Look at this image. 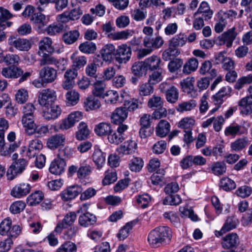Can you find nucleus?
<instances>
[{
	"instance_id": "1",
	"label": "nucleus",
	"mask_w": 252,
	"mask_h": 252,
	"mask_svg": "<svg viewBox=\"0 0 252 252\" xmlns=\"http://www.w3.org/2000/svg\"><path fill=\"white\" fill-rule=\"evenodd\" d=\"M172 232L167 226H159L152 230L149 234L148 241L153 247L168 243L172 238Z\"/></svg>"
},
{
	"instance_id": "2",
	"label": "nucleus",
	"mask_w": 252,
	"mask_h": 252,
	"mask_svg": "<svg viewBox=\"0 0 252 252\" xmlns=\"http://www.w3.org/2000/svg\"><path fill=\"white\" fill-rule=\"evenodd\" d=\"M12 225V220L9 218L3 220L0 223V234L7 236V239H10L13 241L22 232V227L19 225Z\"/></svg>"
},
{
	"instance_id": "3",
	"label": "nucleus",
	"mask_w": 252,
	"mask_h": 252,
	"mask_svg": "<svg viewBox=\"0 0 252 252\" xmlns=\"http://www.w3.org/2000/svg\"><path fill=\"white\" fill-rule=\"evenodd\" d=\"M164 43V40L160 36L152 37L150 36H146L143 39V45L147 49L141 50L138 52L140 58L144 57L152 53L153 49H158Z\"/></svg>"
},
{
	"instance_id": "4",
	"label": "nucleus",
	"mask_w": 252,
	"mask_h": 252,
	"mask_svg": "<svg viewBox=\"0 0 252 252\" xmlns=\"http://www.w3.org/2000/svg\"><path fill=\"white\" fill-rule=\"evenodd\" d=\"M7 43L10 46L9 51H13V48L20 51H28L32 47V42L26 38H22L13 35L10 36L7 40Z\"/></svg>"
},
{
	"instance_id": "5",
	"label": "nucleus",
	"mask_w": 252,
	"mask_h": 252,
	"mask_svg": "<svg viewBox=\"0 0 252 252\" xmlns=\"http://www.w3.org/2000/svg\"><path fill=\"white\" fill-rule=\"evenodd\" d=\"M56 92L52 89H45L39 92L38 102L41 106L48 107L57 100Z\"/></svg>"
},
{
	"instance_id": "6",
	"label": "nucleus",
	"mask_w": 252,
	"mask_h": 252,
	"mask_svg": "<svg viewBox=\"0 0 252 252\" xmlns=\"http://www.w3.org/2000/svg\"><path fill=\"white\" fill-rule=\"evenodd\" d=\"M160 92L165 94L166 100L170 103H175L179 98V91L174 86L164 82L159 86Z\"/></svg>"
},
{
	"instance_id": "7",
	"label": "nucleus",
	"mask_w": 252,
	"mask_h": 252,
	"mask_svg": "<svg viewBox=\"0 0 252 252\" xmlns=\"http://www.w3.org/2000/svg\"><path fill=\"white\" fill-rule=\"evenodd\" d=\"M249 127V124L246 126H242L236 123H232L225 128L224 135L227 137L234 138L237 135H241L247 133Z\"/></svg>"
},
{
	"instance_id": "8",
	"label": "nucleus",
	"mask_w": 252,
	"mask_h": 252,
	"mask_svg": "<svg viewBox=\"0 0 252 252\" xmlns=\"http://www.w3.org/2000/svg\"><path fill=\"white\" fill-rule=\"evenodd\" d=\"M116 61L119 63H126L130 59L131 49L126 44L118 46L115 53Z\"/></svg>"
},
{
	"instance_id": "9",
	"label": "nucleus",
	"mask_w": 252,
	"mask_h": 252,
	"mask_svg": "<svg viewBox=\"0 0 252 252\" xmlns=\"http://www.w3.org/2000/svg\"><path fill=\"white\" fill-rule=\"evenodd\" d=\"M83 13L82 9L78 6L71 9L70 11H66L58 15L57 20L61 23H67L70 20L74 21L79 19Z\"/></svg>"
},
{
	"instance_id": "10",
	"label": "nucleus",
	"mask_w": 252,
	"mask_h": 252,
	"mask_svg": "<svg viewBox=\"0 0 252 252\" xmlns=\"http://www.w3.org/2000/svg\"><path fill=\"white\" fill-rule=\"evenodd\" d=\"M235 30V28L233 27L220 35L218 38L219 44L220 45L226 44L228 48L231 47L233 42L237 35Z\"/></svg>"
},
{
	"instance_id": "11",
	"label": "nucleus",
	"mask_w": 252,
	"mask_h": 252,
	"mask_svg": "<svg viewBox=\"0 0 252 252\" xmlns=\"http://www.w3.org/2000/svg\"><path fill=\"white\" fill-rule=\"evenodd\" d=\"M39 77L43 79L46 84L51 83L57 79V71L52 67L44 66L39 70Z\"/></svg>"
},
{
	"instance_id": "12",
	"label": "nucleus",
	"mask_w": 252,
	"mask_h": 252,
	"mask_svg": "<svg viewBox=\"0 0 252 252\" xmlns=\"http://www.w3.org/2000/svg\"><path fill=\"white\" fill-rule=\"evenodd\" d=\"M137 148V143L135 141L128 140L119 146L117 149V152L120 157H123L134 153Z\"/></svg>"
},
{
	"instance_id": "13",
	"label": "nucleus",
	"mask_w": 252,
	"mask_h": 252,
	"mask_svg": "<svg viewBox=\"0 0 252 252\" xmlns=\"http://www.w3.org/2000/svg\"><path fill=\"white\" fill-rule=\"evenodd\" d=\"M30 21L34 25L37 31L40 32L43 28L47 25L49 22V17L41 13H36L32 15Z\"/></svg>"
},
{
	"instance_id": "14",
	"label": "nucleus",
	"mask_w": 252,
	"mask_h": 252,
	"mask_svg": "<svg viewBox=\"0 0 252 252\" xmlns=\"http://www.w3.org/2000/svg\"><path fill=\"white\" fill-rule=\"evenodd\" d=\"M76 214L74 212L67 213L61 222H59L55 228L54 231L61 233L64 228L71 225L76 219Z\"/></svg>"
},
{
	"instance_id": "15",
	"label": "nucleus",
	"mask_w": 252,
	"mask_h": 252,
	"mask_svg": "<svg viewBox=\"0 0 252 252\" xmlns=\"http://www.w3.org/2000/svg\"><path fill=\"white\" fill-rule=\"evenodd\" d=\"M66 163L62 158H57L53 160L50 163L49 172L54 175H60L65 171Z\"/></svg>"
},
{
	"instance_id": "16",
	"label": "nucleus",
	"mask_w": 252,
	"mask_h": 252,
	"mask_svg": "<svg viewBox=\"0 0 252 252\" xmlns=\"http://www.w3.org/2000/svg\"><path fill=\"white\" fill-rule=\"evenodd\" d=\"M163 65L160 58L156 55H153L144 61V67L147 70L154 71L156 70H160Z\"/></svg>"
},
{
	"instance_id": "17",
	"label": "nucleus",
	"mask_w": 252,
	"mask_h": 252,
	"mask_svg": "<svg viewBox=\"0 0 252 252\" xmlns=\"http://www.w3.org/2000/svg\"><path fill=\"white\" fill-rule=\"evenodd\" d=\"M252 94L241 99L238 102L240 113L243 115H248L252 113Z\"/></svg>"
},
{
	"instance_id": "18",
	"label": "nucleus",
	"mask_w": 252,
	"mask_h": 252,
	"mask_svg": "<svg viewBox=\"0 0 252 252\" xmlns=\"http://www.w3.org/2000/svg\"><path fill=\"white\" fill-rule=\"evenodd\" d=\"M240 243L239 236L236 233H230L222 239L221 245L223 248L231 249L236 248Z\"/></svg>"
},
{
	"instance_id": "19",
	"label": "nucleus",
	"mask_w": 252,
	"mask_h": 252,
	"mask_svg": "<svg viewBox=\"0 0 252 252\" xmlns=\"http://www.w3.org/2000/svg\"><path fill=\"white\" fill-rule=\"evenodd\" d=\"M31 186L28 183H21L16 185L11 191V195L16 198L27 195L31 191Z\"/></svg>"
},
{
	"instance_id": "20",
	"label": "nucleus",
	"mask_w": 252,
	"mask_h": 252,
	"mask_svg": "<svg viewBox=\"0 0 252 252\" xmlns=\"http://www.w3.org/2000/svg\"><path fill=\"white\" fill-rule=\"evenodd\" d=\"M82 191V189L80 186H72L63 190L61 197L63 200L68 201L75 198Z\"/></svg>"
},
{
	"instance_id": "21",
	"label": "nucleus",
	"mask_w": 252,
	"mask_h": 252,
	"mask_svg": "<svg viewBox=\"0 0 252 252\" xmlns=\"http://www.w3.org/2000/svg\"><path fill=\"white\" fill-rule=\"evenodd\" d=\"M128 116V110L126 107H118L115 110L111 115V121L115 124L123 123Z\"/></svg>"
},
{
	"instance_id": "22",
	"label": "nucleus",
	"mask_w": 252,
	"mask_h": 252,
	"mask_svg": "<svg viewBox=\"0 0 252 252\" xmlns=\"http://www.w3.org/2000/svg\"><path fill=\"white\" fill-rule=\"evenodd\" d=\"M43 112V118L48 121L57 119L62 113L61 107L58 105L52 104Z\"/></svg>"
},
{
	"instance_id": "23",
	"label": "nucleus",
	"mask_w": 252,
	"mask_h": 252,
	"mask_svg": "<svg viewBox=\"0 0 252 252\" xmlns=\"http://www.w3.org/2000/svg\"><path fill=\"white\" fill-rule=\"evenodd\" d=\"M213 14V11L210 9L208 3L205 1L201 2L197 10L194 13V16L201 15L205 21L212 18Z\"/></svg>"
},
{
	"instance_id": "24",
	"label": "nucleus",
	"mask_w": 252,
	"mask_h": 252,
	"mask_svg": "<svg viewBox=\"0 0 252 252\" xmlns=\"http://www.w3.org/2000/svg\"><path fill=\"white\" fill-rule=\"evenodd\" d=\"M238 223L237 220L234 217H228L220 230H216L215 234L220 237L226 232L236 228Z\"/></svg>"
},
{
	"instance_id": "25",
	"label": "nucleus",
	"mask_w": 252,
	"mask_h": 252,
	"mask_svg": "<svg viewBox=\"0 0 252 252\" xmlns=\"http://www.w3.org/2000/svg\"><path fill=\"white\" fill-rule=\"evenodd\" d=\"M23 73V70L15 66L3 67L1 71V75L6 78H17Z\"/></svg>"
},
{
	"instance_id": "26",
	"label": "nucleus",
	"mask_w": 252,
	"mask_h": 252,
	"mask_svg": "<svg viewBox=\"0 0 252 252\" xmlns=\"http://www.w3.org/2000/svg\"><path fill=\"white\" fill-rule=\"evenodd\" d=\"M39 64L40 66L55 65L59 69L61 70H63L65 68L64 64H62L61 61L57 60L55 57L46 54H45L40 60Z\"/></svg>"
},
{
	"instance_id": "27",
	"label": "nucleus",
	"mask_w": 252,
	"mask_h": 252,
	"mask_svg": "<svg viewBox=\"0 0 252 252\" xmlns=\"http://www.w3.org/2000/svg\"><path fill=\"white\" fill-rule=\"evenodd\" d=\"M65 141V137L63 134H57L48 138L47 147L51 149H55L63 145Z\"/></svg>"
},
{
	"instance_id": "28",
	"label": "nucleus",
	"mask_w": 252,
	"mask_h": 252,
	"mask_svg": "<svg viewBox=\"0 0 252 252\" xmlns=\"http://www.w3.org/2000/svg\"><path fill=\"white\" fill-rule=\"evenodd\" d=\"M43 144L41 140L34 139L31 140L29 144L27 155L29 158H33L42 149Z\"/></svg>"
},
{
	"instance_id": "29",
	"label": "nucleus",
	"mask_w": 252,
	"mask_h": 252,
	"mask_svg": "<svg viewBox=\"0 0 252 252\" xmlns=\"http://www.w3.org/2000/svg\"><path fill=\"white\" fill-rule=\"evenodd\" d=\"M170 127V124L167 121L161 120L156 127V134L159 137H164L169 133Z\"/></svg>"
},
{
	"instance_id": "30",
	"label": "nucleus",
	"mask_w": 252,
	"mask_h": 252,
	"mask_svg": "<svg viewBox=\"0 0 252 252\" xmlns=\"http://www.w3.org/2000/svg\"><path fill=\"white\" fill-rule=\"evenodd\" d=\"M134 32L132 30H126L114 32L108 35V38L113 40H126L132 37Z\"/></svg>"
},
{
	"instance_id": "31",
	"label": "nucleus",
	"mask_w": 252,
	"mask_h": 252,
	"mask_svg": "<svg viewBox=\"0 0 252 252\" xmlns=\"http://www.w3.org/2000/svg\"><path fill=\"white\" fill-rule=\"evenodd\" d=\"M237 15V12L232 9L220 10L217 13L216 17L227 24L232 22L236 18Z\"/></svg>"
},
{
	"instance_id": "32",
	"label": "nucleus",
	"mask_w": 252,
	"mask_h": 252,
	"mask_svg": "<svg viewBox=\"0 0 252 252\" xmlns=\"http://www.w3.org/2000/svg\"><path fill=\"white\" fill-rule=\"evenodd\" d=\"M96 221V217L93 214L86 212L80 215L78 219L79 224L85 227L94 224Z\"/></svg>"
},
{
	"instance_id": "33",
	"label": "nucleus",
	"mask_w": 252,
	"mask_h": 252,
	"mask_svg": "<svg viewBox=\"0 0 252 252\" xmlns=\"http://www.w3.org/2000/svg\"><path fill=\"white\" fill-rule=\"evenodd\" d=\"M92 159L98 170H100L105 163V155L99 149H95L93 155Z\"/></svg>"
},
{
	"instance_id": "34",
	"label": "nucleus",
	"mask_w": 252,
	"mask_h": 252,
	"mask_svg": "<svg viewBox=\"0 0 252 252\" xmlns=\"http://www.w3.org/2000/svg\"><path fill=\"white\" fill-rule=\"evenodd\" d=\"M125 95H126V94L124 93L121 94V96H119L117 91L109 90L106 92L105 95V97H106L105 101L111 104H115L117 102L122 103Z\"/></svg>"
},
{
	"instance_id": "35",
	"label": "nucleus",
	"mask_w": 252,
	"mask_h": 252,
	"mask_svg": "<svg viewBox=\"0 0 252 252\" xmlns=\"http://www.w3.org/2000/svg\"><path fill=\"white\" fill-rule=\"evenodd\" d=\"M115 47L112 44H107L104 45L101 50L100 54L103 60L105 62H110L115 54Z\"/></svg>"
},
{
	"instance_id": "36",
	"label": "nucleus",
	"mask_w": 252,
	"mask_h": 252,
	"mask_svg": "<svg viewBox=\"0 0 252 252\" xmlns=\"http://www.w3.org/2000/svg\"><path fill=\"white\" fill-rule=\"evenodd\" d=\"M70 59L72 62V67L77 70L83 67L87 63L85 56L79 55L77 53H73Z\"/></svg>"
},
{
	"instance_id": "37",
	"label": "nucleus",
	"mask_w": 252,
	"mask_h": 252,
	"mask_svg": "<svg viewBox=\"0 0 252 252\" xmlns=\"http://www.w3.org/2000/svg\"><path fill=\"white\" fill-rule=\"evenodd\" d=\"M94 130L98 136H106L111 132L112 127L110 123L101 122L95 125Z\"/></svg>"
},
{
	"instance_id": "38",
	"label": "nucleus",
	"mask_w": 252,
	"mask_h": 252,
	"mask_svg": "<svg viewBox=\"0 0 252 252\" xmlns=\"http://www.w3.org/2000/svg\"><path fill=\"white\" fill-rule=\"evenodd\" d=\"M197 105V101L194 99L183 101L179 103L176 106V110L180 113L190 111L194 109Z\"/></svg>"
},
{
	"instance_id": "39",
	"label": "nucleus",
	"mask_w": 252,
	"mask_h": 252,
	"mask_svg": "<svg viewBox=\"0 0 252 252\" xmlns=\"http://www.w3.org/2000/svg\"><path fill=\"white\" fill-rule=\"evenodd\" d=\"M249 144V139L247 137H243L236 139L230 144L231 150L234 152L243 150Z\"/></svg>"
},
{
	"instance_id": "40",
	"label": "nucleus",
	"mask_w": 252,
	"mask_h": 252,
	"mask_svg": "<svg viewBox=\"0 0 252 252\" xmlns=\"http://www.w3.org/2000/svg\"><path fill=\"white\" fill-rule=\"evenodd\" d=\"M44 198L42 191L38 190L31 193L27 198V202L29 206H35L40 203Z\"/></svg>"
},
{
	"instance_id": "41",
	"label": "nucleus",
	"mask_w": 252,
	"mask_h": 252,
	"mask_svg": "<svg viewBox=\"0 0 252 252\" xmlns=\"http://www.w3.org/2000/svg\"><path fill=\"white\" fill-rule=\"evenodd\" d=\"M89 134L87 125L83 122H81L78 126V131L76 132V138L80 141L83 140L87 138Z\"/></svg>"
},
{
	"instance_id": "42",
	"label": "nucleus",
	"mask_w": 252,
	"mask_h": 252,
	"mask_svg": "<svg viewBox=\"0 0 252 252\" xmlns=\"http://www.w3.org/2000/svg\"><path fill=\"white\" fill-rule=\"evenodd\" d=\"M84 107L87 111L96 110L101 106L100 101L93 96L88 97L84 102Z\"/></svg>"
},
{
	"instance_id": "43",
	"label": "nucleus",
	"mask_w": 252,
	"mask_h": 252,
	"mask_svg": "<svg viewBox=\"0 0 252 252\" xmlns=\"http://www.w3.org/2000/svg\"><path fill=\"white\" fill-rule=\"evenodd\" d=\"M34 117L22 116L21 123L25 128L26 132L29 135H32V130L34 129L36 125L34 121Z\"/></svg>"
},
{
	"instance_id": "44",
	"label": "nucleus",
	"mask_w": 252,
	"mask_h": 252,
	"mask_svg": "<svg viewBox=\"0 0 252 252\" xmlns=\"http://www.w3.org/2000/svg\"><path fill=\"white\" fill-rule=\"evenodd\" d=\"M195 79L194 77H188L180 82V85L183 91L187 94H190L194 89V84Z\"/></svg>"
},
{
	"instance_id": "45",
	"label": "nucleus",
	"mask_w": 252,
	"mask_h": 252,
	"mask_svg": "<svg viewBox=\"0 0 252 252\" xmlns=\"http://www.w3.org/2000/svg\"><path fill=\"white\" fill-rule=\"evenodd\" d=\"M92 91L93 94L97 97L104 98L105 93V84L101 81H96L93 85Z\"/></svg>"
},
{
	"instance_id": "46",
	"label": "nucleus",
	"mask_w": 252,
	"mask_h": 252,
	"mask_svg": "<svg viewBox=\"0 0 252 252\" xmlns=\"http://www.w3.org/2000/svg\"><path fill=\"white\" fill-rule=\"evenodd\" d=\"M198 66V62L195 58H190L185 63L183 66V72L189 74L195 71Z\"/></svg>"
},
{
	"instance_id": "47",
	"label": "nucleus",
	"mask_w": 252,
	"mask_h": 252,
	"mask_svg": "<svg viewBox=\"0 0 252 252\" xmlns=\"http://www.w3.org/2000/svg\"><path fill=\"white\" fill-rule=\"evenodd\" d=\"M92 170L93 167L84 160L80 163V167L77 171V176L79 178H85L90 175Z\"/></svg>"
},
{
	"instance_id": "48",
	"label": "nucleus",
	"mask_w": 252,
	"mask_h": 252,
	"mask_svg": "<svg viewBox=\"0 0 252 252\" xmlns=\"http://www.w3.org/2000/svg\"><path fill=\"white\" fill-rule=\"evenodd\" d=\"M79 35L78 31L76 30L71 31L63 34V39L66 44H71L77 41Z\"/></svg>"
},
{
	"instance_id": "49",
	"label": "nucleus",
	"mask_w": 252,
	"mask_h": 252,
	"mask_svg": "<svg viewBox=\"0 0 252 252\" xmlns=\"http://www.w3.org/2000/svg\"><path fill=\"white\" fill-rule=\"evenodd\" d=\"M187 41V37L183 34H179L170 40V46L174 48L184 45Z\"/></svg>"
},
{
	"instance_id": "50",
	"label": "nucleus",
	"mask_w": 252,
	"mask_h": 252,
	"mask_svg": "<svg viewBox=\"0 0 252 252\" xmlns=\"http://www.w3.org/2000/svg\"><path fill=\"white\" fill-rule=\"evenodd\" d=\"M79 94L74 90L69 91L65 94L67 103L70 105H76L79 100Z\"/></svg>"
},
{
	"instance_id": "51",
	"label": "nucleus",
	"mask_w": 252,
	"mask_h": 252,
	"mask_svg": "<svg viewBox=\"0 0 252 252\" xmlns=\"http://www.w3.org/2000/svg\"><path fill=\"white\" fill-rule=\"evenodd\" d=\"M195 120L191 117H185L179 121L177 126L179 128L189 130L195 125Z\"/></svg>"
},
{
	"instance_id": "52",
	"label": "nucleus",
	"mask_w": 252,
	"mask_h": 252,
	"mask_svg": "<svg viewBox=\"0 0 252 252\" xmlns=\"http://www.w3.org/2000/svg\"><path fill=\"white\" fill-rule=\"evenodd\" d=\"M26 206L25 202L21 200L16 201L11 204L9 210L13 214H19L25 209Z\"/></svg>"
},
{
	"instance_id": "53",
	"label": "nucleus",
	"mask_w": 252,
	"mask_h": 252,
	"mask_svg": "<svg viewBox=\"0 0 252 252\" xmlns=\"http://www.w3.org/2000/svg\"><path fill=\"white\" fill-rule=\"evenodd\" d=\"M180 54V51L178 49L169 45V47L162 53V59L165 61H168L172 57L178 56Z\"/></svg>"
},
{
	"instance_id": "54",
	"label": "nucleus",
	"mask_w": 252,
	"mask_h": 252,
	"mask_svg": "<svg viewBox=\"0 0 252 252\" xmlns=\"http://www.w3.org/2000/svg\"><path fill=\"white\" fill-rule=\"evenodd\" d=\"M104 175V178L102 181L104 186L113 183L117 180V174L115 171L107 170L105 171Z\"/></svg>"
},
{
	"instance_id": "55",
	"label": "nucleus",
	"mask_w": 252,
	"mask_h": 252,
	"mask_svg": "<svg viewBox=\"0 0 252 252\" xmlns=\"http://www.w3.org/2000/svg\"><path fill=\"white\" fill-rule=\"evenodd\" d=\"M95 44L92 42L86 41L81 44L79 49L81 52L86 54L93 53L96 50Z\"/></svg>"
},
{
	"instance_id": "56",
	"label": "nucleus",
	"mask_w": 252,
	"mask_h": 252,
	"mask_svg": "<svg viewBox=\"0 0 252 252\" xmlns=\"http://www.w3.org/2000/svg\"><path fill=\"white\" fill-rule=\"evenodd\" d=\"M76 251L77 246L75 244L68 241L61 245L56 252H76Z\"/></svg>"
},
{
	"instance_id": "57",
	"label": "nucleus",
	"mask_w": 252,
	"mask_h": 252,
	"mask_svg": "<svg viewBox=\"0 0 252 252\" xmlns=\"http://www.w3.org/2000/svg\"><path fill=\"white\" fill-rule=\"evenodd\" d=\"M182 202V199L178 194L168 195L163 200L165 205H178Z\"/></svg>"
},
{
	"instance_id": "58",
	"label": "nucleus",
	"mask_w": 252,
	"mask_h": 252,
	"mask_svg": "<svg viewBox=\"0 0 252 252\" xmlns=\"http://www.w3.org/2000/svg\"><path fill=\"white\" fill-rule=\"evenodd\" d=\"M163 217L176 226L180 224V218L177 213L174 211L166 212L163 213Z\"/></svg>"
},
{
	"instance_id": "59",
	"label": "nucleus",
	"mask_w": 252,
	"mask_h": 252,
	"mask_svg": "<svg viewBox=\"0 0 252 252\" xmlns=\"http://www.w3.org/2000/svg\"><path fill=\"white\" fill-rule=\"evenodd\" d=\"M143 166L142 159L139 158H133L131 159L129 163V167L130 170L134 172L139 171Z\"/></svg>"
},
{
	"instance_id": "60",
	"label": "nucleus",
	"mask_w": 252,
	"mask_h": 252,
	"mask_svg": "<svg viewBox=\"0 0 252 252\" xmlns=\"http://www.w3.org/2000/svg\"><path fill=\"white\" fill-rule=\"evenodd\" d=\"M220 187L223 190L229 191L233 189L236 187L235 183L229 178H222L220 182Z\"/></svg>"
},
{
	"instance_id": "61",
	"label": "nucleus",
	"mask_w": 252,
	"mask_h": 252,
	"mask_svg": "<svg viewBox=\"0 0 252 252\" xmlns=\"http://www.w3.org/2000/svg\"><path fill=\"white\" fill-rule=\"evenodd\" d=\"M138 91L140 96H147L153 93L154 88L150 83H146L139 86Z\"/></svg>"
},
{
	"instance_id": "62",
	"label": "nucleus",
	"mask_w": 252,
	"mask_h": 252,
	"mask_svg": "<svg viewBox=\"0 0 252 252\" xmlns=\"http://www.w3.org/2000/svg\"><path fill=\"white\" fill-rule=\"evenodd\" d=\"M52 42L51 39L48 37H44L39 43V48L41 50H45L48 52L54 51L52 47Z\"/></svg>"
},
{
	"instance_id": "63",
	"label": "nucleus",
	"mask_w": 252,
	"mask_h": 252,
	"mask_svg": "<svg viewBox=\"0 0 252 252\" xmlns=\"http://www.w3.org/2000/svg\"><path fill=\"white\" fill-rule=\"evenodd\" d=\"M212 171L216 175H222L226 172V165L224 163L216 162L212 165Z\"/></svg>"
},
{
	"instance_id": "64",
	"label": "nucleus",
	"mask_w": 252,
	"mask_h": 252,
	"mask_svg": "<svg viewBox=\"0 0 252 252\" xmlns=\"http://www.w3.org/2000/svg\"><path fill=\"white\" fill-rule=\"evenodd\" d=\"M125 137H123V136L120 135L117 131L114 132H111L108 135V140L109 142L111 144L118 145L122 143Z\"/></svg>"
}]
</instances>
